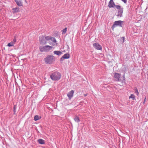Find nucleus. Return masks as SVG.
I'll list each match as a JSON object with an SVG mask.
<instances>
[{"label": "nucleus", "instance_id": "1", "mask_svg": "<svg viewBox=\"0 0 148 148\" xmlns=\"http://www.w3.org/2000/svg\"><path fill=\"white\" fill-rule=\"evenodd\" d=\"M51 79L53 80H59L61 75L60 73L58 72H54L50 76Z\"/></svg>", "mask_w": 148, "mask_h": 148}, {"label": "nucleus", "instance_id": "2", "mask_svg": "<svg viewBox=\"0 0 148 148\" xmlns=\"http://www.w3.org/2000/svg\"><path fill=\"white\" fill-rule=\"evenodd\" d=\"M55 60V58L52 56H49L45 58L44 61L46 64H51Z\"/></svg>", "mask_w": 148, "mask_h": 148}, {"label": "nucleus", "instance_id": "3", "mask_svg": "<svg viewBox=\"0 0 148 148\" xmlns=\"http://www.w3.org/2000/svg\"><path fill=\"white\" fill-rule=\"evenodd\" d=\"M53 48V47L49 45H46L44 47H40L39 49L41 52L48 51L51 49Z\"/></svg>", "mask_w": 148, "mask_h": 148}, {"label": "nucleus", "instance_id": "4", "mask_svg": "<svg viewBox=\"0 0 148 148\" xmlns=\"http://www.w3.org/2000/svg\"><path fill=\"white\" fill-rule=\"evenodd\" d=\"M122 21H115L114 22V24L112 27V29H113L116 26H120L121 25V23Z\"/></svg>", "mask_w": 148, "mask_h": 148}, {"label": "nucleus", "instance_id": "5", "mask_svg": "<svg viewBox=\"0 0 148 148\" xmlns=\"http://www.w3.org/2000/svg\"><path fill=\"white\" fill-rule=\"evenodd\" d=\"M39 41L40 44L45 45L47 42L44 37L43 36H40L39 39Z\"/></svg>", "mask_w": 148, "mask_h": 148}, {"label": "nucleus", "instance_id": "6", "mask_svg": "<svg viewBox=\"0 0 148 148\" xmlns=\"http://www.w3.org/2000/svg\"><path fill=\"white\" fill-rule=\"evenodd\" d=\"M121 77V75L120 74L116 73H114L113 77L116 81H119Z\"/></svg>", "mask_w": 148, "mask_h": 148}, {"label": "nucleus", "instance_id": "7", "mask_svg": "<svg viewBox=\"0 0 148 148\" xmlns=\"http://www.w3.org/2000/svg\"><path fill=\"white\" fill-rule=\"evenodd\" d=\"M93 46L97 50H101L102 49V47L98 43H94L93 44Z\"/></svg>", "mask_w": 148, "mask_h": 148}, {"label": "nucleus", "instance_id": "8", "mask_svg": "<svg viewBox=\"0 0 148 148\" xmlns=\"http://www.w3.org/2000/svg\"><path fill=\"white\" fill-rule=\"evenodd\" d=\"M115 5L113 0H110L108 3V6L110 8L114 7Z\"/></svg>", "mask_w": 148, "mask_h": 148}, {"label": "nucleus", "instance_id": "9", "mask_svg": "<svg viewBox=\"0 0 148 148\" xmlns=\"http://www.w3.org/2000/svg\"><path fill=\"white\" fill-rule=\"evenodd\" d=\"M17 5L18 6H23V4L22 0H14Z\"/></svg>", "mask_w": 148, "mask_h": 148}, {"label": "nucleus", "instance_id": "10", "mask_svg": "<svg viewBox=\"0 0 148 148\" xmlns=\"http://www.w3.org/2000/svg\"><path fill=\"white\" fill-rule=\"evenodd\" d=\"M51 40L52 41L53 43H52L49 42V44L52 45L54 46L57 45V43H56V39L52 37V38L51 39Z\"/></svg>", "mask_w": 148, "mask_h": 148}, {"label": "nucleus", "instance_id": "11", "mask_svg": "<svg viewBox=\"0 0 148 148\" xmlns=\"http://www.w3.org/2000/svg\"><path fill=\"white\" fill-rule=\"evenodd\" d=\"M74 91L72 90L69 92L67 94V95L69 99H71L73 96L74 94Z\"/></svg>", "mask_w": 148, "mask_h": 148}, {"label": "nucleus", "instance_id": "12", "mask_svg": "<svg viewBox=\"0 0 148 148\" xmlns=\"http://www.w3.org/2000/svg\"><path fill=\"white\" fill-rule=\"evenodd\" d=\"M12 10V12L13 14L19 12L20 11L19 8L18 7L13 8Z\"/></svg>", "mask_w": 148, "mask_h": 148}, {"label": "nucleus", "instance_id": "13", "mask_svg": "<svg viewBox=\"0 0 148 148\" xmlns=\"http://www.w3.org/2000/svg\"><path fill=\"white\" fill-rule=\"evenodd\" d=\"M70 56L69 54L66 53L62 57L61 59L63 58L64 59H68L69 58Z\"/></svg>", "mask_w": 148, "mask_h": 148}, {"label": "nucleus", "instance_id": "14", "mask_svg": "<svg viewBox=\"0 0 148 148\" xmlns=\"http://www.w3.org/2000/svg\"><path fill=\"white\" fill-rule=\"evenodd\" d=\"M54 54L58 55H60L62 54V53L61 51H55L53 52Z\"/></svg>", "mask_w": 148, "mask_h": 148}, {"label": "nucleus", "instance_id": "15", "mask_svg": "<svg viewBox=\"0 0 148 148\" xmlns=\"http://www.w3.org/2000/svg\"><path fill=\"white\" fill-rule=\"evenodd\" d=\"M74 119L76 122L77 123L79 122L80 121L79 117L77 116H75V117Z\"/></svg>", "mask_w": 148, "mask_h": 148}, {"label": "nucleus", "instance_id": "16", "mask_svg": "<svg viewBox=\"0 0 148 148\" xmlns=\"http://www.w3.org/2000/svg\"><path fill=\"white\" fill-rule=\"evenodd\" d=\"M38 142L41 144H45L44 140L42 139H39L38 140Z\"/></svg>", "mask_w": 148, "mask_h": 148}, {"label": "nucleus", "instance_id": "17", "mask_svg": "<svg viewBox=\"0 0 148 148\" xmlns=\"http://www.w3.org/2000/svg\"><path fill=\"white\" fill-rule=\"evenodd\" d=\"M45 38L46 41L47 42V41L51 40V39L52 38V37L49 36H46Z\"/></svg>", "mask_w": 148, "mask_h": 148}, {"label": "nucleus", "instance_id": "18", "mask_svg": "<svg viewBox=\"0 0 148 148\" xmlns=\"http://www.w3.org/2000/svg\"><path fill=\"white\" fill-rule=\"evenodd\" d=\"M16 38H17V36L16 35L15 36H14V38L13 40H12V41H11L12 43H13L14 44L16 42Z\"/></svg>", "mask_w": 148, "mask_h": 148}, {"label": "nucleus", "instance_id": "19", "mask_svg": "<svg viewBox=\"0 0 148 148\" xmlns=\"http://www.w3.org/2000/svg\"><path fill=\"white\" fill-rule=\"evenodd\" d=\"M129 99H132L133 100H135V96L134 95L131 94V95L130 96H129Z\"/></svg>", "mask_w": 148, "mask_h": 148}, {"label": "nucleus", "instance_id": "20", "mask_svg": "<svg viewBox=\"0 0 148 148\" xmlns=\"http://www.w3.org/2000/svg\"><path fill=\"white\" fill-rule=\"evenodd\" d=\"M14 44L13 43L11 42H10L8 44L7 46L9 47L13 46H14Z\"/></svg>", "mask_w": 148, "mask_h": 148}, {"label": "nucleus", "instance_id": "21", "mask_svg": "<svg viewBox=\"0 0 148 148\" xmlns=\"http://www.w3.org/2000/svg\"><path fill=\"white\" fill-rule=\"evenodd\" d=\"M34 120L35 121H37L39 119V117L38 115L35 116L34 118Z\"/></svg>", "mask_w": 148, "mask_h": 148}, {"label": "nucleus", "instance_id": "22", "mask_svg": "<svg viewBox=\"0 0 148 148\" xmlns=\"http://www.w3.org/2000/svg\"><path fill=\"white\" fill-rule=\"evenodd\" d=\"M67 28L66 27L62 30V34H65L67 31Z\"/></svg>", "mask_w": 148, "mask_h": 148}, {"label": "nucleus", "instance_id": "23", "mask_svg": "<svg viewBox=\"0 0 148 148\" xmlns=\"http://www.w3.org/2000/svg\"><path fill=\"white\" fill-rule=\"evenodd\" d=\"M134 90L135 91V92L136 93L137 95L138 96V95L139 92L137 89L136 88L134 89Z\"/></svg>", "mask_w": 148, "mask_h": 148}, {"label": "nucleus", "instance_id": "24", "mask_svg": "<svg viewBox=\"0 0 148 148\" xmlns=\"http://www.w3.org/2000/svg\"><path fill=\"white\" fill-rule=\"evenodd\" d=\"M115 7L117 9H120L121 8V7L120 6L118 5H115L114 6V7Z\"/></svg>", "mask_w": 148, "mask_h": 148}, {"label": "nucleus", "instance_id": "25", "mask_svg": "<svg viewBox=\"0 0 148 148\" xmlns=\"http://www.w3.org/2000/svg\"><path fill=\"white\" fill-rule=\"evenodd\" d=\"M146 97H145L144 99V102H143V104H145V101H146Z\"/></svg>", "mask_w": 148, "mask_h": 148}, {"label": "nucleus", "instance_id": "26", "mask_svg": "<svg viewBox=\"0 0 148 148\" xmlns=\"http://www.w3.org/2000/svg\"><path fill=\"white\" fill-rule=\"evenodd\" d=\"M87 95V94H84V95L85 96H86Z\"/></svg>", "mask_w": 148, "mask_h": 148}, {"label": "nucleus", "instance_id": "27", "mask_svg": "<svg viewBox=\"0 0 148 148\" xmlns=\"http://www.w3.org/2000/svg\"><path fill=\"white\" fill-rule=\"evenodd\" d=\"M25 1L26 2H27V1H26V0H25Z\"/></svg>", "mask_w": 148, "mask_h": 148}]
</instances>
